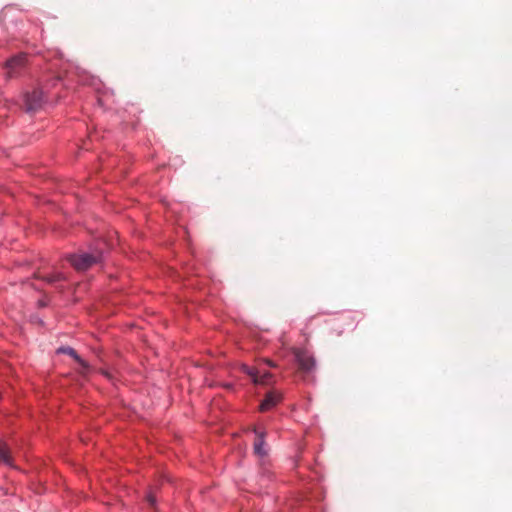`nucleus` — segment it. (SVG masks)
<instances>
[{"instance_id":"obj_1","label":"nucleus","mask_w":512,"mask_h":512,"mask_svg":"<svg viewBox=\"0 0 512 512\" xmlns=\"http://www.w3.org/2000/svg\"><path fill=\"white\" fill-rule=\"evenodd\" d=\"M109 252L108 244L103 239H95L83 249L68 253L65 260L77 272H86L95 265L103 264Z\"/></svg>"},{"instance_id":"obj_2","label":"nucleus","mask_w":512,"mask_h":512,"mask_svg":"<svg viewBox=\"0 0 512 512\" xmlns=\"http://www.w3.org/2000/svg\"><path fill=\"white\" fill-rule=\"evenodd\" d=\"M53 102L49 97V90H45L43 87H36L24 96L26 111L29 113L36 112L45 104Z\"/></svg>"},{"instance_id":"obj_3","label":"nucleus","mask_w":512,"mask_h":512,"mask_svg":"<svg viewBox=\"0 0 512 512\" xmlns=\"http://www.w3.org/2000/svg\"><path fill=\"white\" fill-rule=\"evenodd\" d=\"M294 358L299 369L306 375H311L316 370V360L311 352L306 349H296Z\"/></svg>"},{"instance_id":"obj_4","label":"nucleus","mask_w":512,"mask_h":512,"mask_svg":"<svg viewBox=\"0 0 512 512\" xmlns=\"http://www.w3.org/2000/svg\"><path fill=\"white\" fill-rule=\"evenodd\" d=\"M25 60L26 58L23 54H18L9 58L5 62V69L7 70L6 79L17 77L18 71L25 65Z\"/></svg>"},{"instance_id":"obj_5","label":"nucleus","mask_w":512,"mask_h":512,"mask_svg":"<svg viewBox=\"0 0 512 512\" xmlns=\"http://www.w3.org/2000/svg\"><path fill=\"white\" fill-rule=\"evenodd\" d=\"M63 86V79L60 75L51 76L44 83H42L39 87H43L45 90H49V97L54 102L57 101L61 96L58 91H54L58 87Z\"/></svg>"},{"instance_id":"obj_6","label":"nucleus","mask_w":512,"mask_h":512,"mask_svg":"<svg viewBox=\"0 0 512 512\" xmlns=\"http://www.w3.org/2000/svg\"><path fill=\"white\" fill-rule=\"evenodd\" d=\"M282 400V395L275 391H269L266 393L264 399L261 401L259 409L261 412L269 411L274 408Z\"/></svg>"},{"instance_id":"obj_7","label":"nucleus","mask_w":512,"mask_h":512,"mask_svg":"<svg viewBox=\"0 0 512 512\" xmlns=\"http://www.w3.org/2000/svg\"><path fill=\"white\" fill-rule=\"evenodd\" d=\"M35 277L37 279L43 280L47 284L55 285V287L57 289H59L60 291H62L64 289V287L62 285H59V284L67 280L66 275L64 273H62V272H59V271L53 272V273L48 274L46 276H37L36 275Z\"/></svg>"},{"instance_id":"obj_8","label":"nucleus","mask_w":512,"mask_h":512,"mask_svg":"<svg viewBox=\"0 0 512 512\" xmlns=\"http://www.w3.org/2000/svg\"><path fill=\"white\" fill-rule=\"evenodd\" d=\"M57 354H65L69 355L71 358H73L83 369H89V364L87 361H85L81 356L77 353V351L70 347V346H60L56 350Z\"/></svg>"},{"instance_id":"obj_9","label":"nucleus","mask_w":512,"mask_h":512,"mask_svg":"<svg viewBox=\"0 0 512 512\" xmlns=\"http://www.w3.org/2000/svg\"><path fill=\"white\" fill-rule=\"evenodd\" d=\"M241 370L243 373H245L246 375L251 377L252 382L254 384H261V385L266 384V380L259 379V371L256 368H253V367H250V366L244 364V365H242Z\"/></svg>"},{"instance_id":"obj_10","label":"nucleus","mask_w":512,"mask_h":512,"mask_svg":"<svg viewBox=\"0 0 512 512\" xmlns=\"http://www.w3.org/2000/svg\"><path fill=\"white\" fill-rule=\"evenodd\" d=\"M0 462L9 467H13V460L10 456L9 448L2 442H0Z\"/></svg>"},{"instance_id":"obj_11","label":"nucleus","mask_w":512,"mask_h":512,"mask_svg":"<svg viewBox=\"0 0 512 512\" xmlns=\"http://www.w3.org/2000/svg\"><path fill=\"white\" fill-rule=\"evenodd\" d=\"M260 482L265 484L266 482L273 481L275 476L274 473L266 466H262L259 471Z\"/></svg>"},{"instance_id":"obj_12","label":"nucleus","mask_w":512,"mask_h":512,"mask_svg":"<svg viewBox=\"0 0 512 512\" xmlns=\"http://www.w3.org/2000/svg\"><path fill=\"white\" fill-rule=\"evenodd\" d=\"M254 453L260 457H264L268 454L266 444L262 440H255L253 444Z\"/></svg>"},{"instance_id":"obj_13","label":"nucleus","mask_w":512,"mask_h":512,"mask_svg":"<svg viewBox=\"0 0 512 512\" xmlns=\"http://www.w3.org/2000/svg\"><path fill=\"white\" fill-rule=\"evenodd\" d=\"M145 500L150 508L156 509L157 498L151 490L147 491Z\"/></svg>"},{"instance_id":"obj_14","label":"nucleus","mask_w":512,"mask_h":512,"mask_svg":"<svg viewBox=\"0 0 512 512\" xmlns=\"http://www.w3.org/2000/svg\"><path fill=\"white\" fill-rule=\"evenodd\" d=\"M252 432L256 436L255 440H262V441L265 442V438H266V431L265 430H260L257 427H253L252 428Z\"/></svg>"},{"instance_id":"obj_15","label":"nucleus","mask_w":512,"mask_h":512,"mask_svg":"<svg viewBox=\"0 0 512 512\" xmlns=\"http://www.w3.org/2000/svg\"><path fill=\"white\" fill-rule=\"evenodd\" d=\"M272 378V374L270 372H264L262 375H259V379L266 380V384L270 381Z\"/></svg>"},{"instance_id":"obj_16","label":"nucleus","mask_w":512,"mask_h":512,"mask_svg":"<svg viewBox=\"0 0 512 512\" xmlns=\"http://www.w3.org/2000/svg\"><path fill=\"white\" fill-rule=\"evenodd\" d=\"M97 104H98L100 107H104V106H105V104H104V100H103V98H102L101 96H99V97L97 98Z\"/></svg>"},{"instance_id":"obj_17","label":"nucleus","mask_w":512,"mask_h":512,"mask_svg":"<svg viewBox=\"0 0 512 512\" xmlns=\"http://www.w3.org/2000/svg\"><path fill=\"white\" fill-rule=\"evenodd\" d=\"M48 304L45 300H39L38 301V306L41 307V308H44L46 307Z\"/></svg>"},{"instance_id":"obj_18","label":"nucleus","mask_w":512,"mask_h":512,"mask_svg":"<svg viewBox=\"0 0 512 512\" xmlns=\"http://www.w3.org/2000/svg\"><path fill=\"white\" fill-rule=\"evenodd\" d=\"M102 374H103L105 377H107V378H110V377H111V376H110V374H109V372H107V371H103V372H102Z\"/></svg>"},{"instance_id":"obj_19","label":"nucleus","mask_w":512,"mask_h":512,"mask_svg":"<svg viewBox=\"0 0 512 512\" xmlns=\"http://www.w3.org/2000/svg\"><path fill=\"white\" fill-rule=\"evenodd\" d=\"M225 386H226V388L231 389L233 387V384L229 383V384H226Z\"/></svg>"},{"instance_id":"obj_20","label":"nucleus","mask_w":512,"mask_h":512,"mask_svg":"<svg viewBox=\"0 0 512 512\" xmlns=\"http://www.w3.org/2000/svg\"><path fill=\"white\" fill-rule=\"evenodd\" d=\"M268 365H269L270 367H274V366H275V365H274V363H272L271 361H268Z\"/></svg>"}]
</instances>
